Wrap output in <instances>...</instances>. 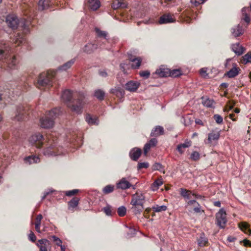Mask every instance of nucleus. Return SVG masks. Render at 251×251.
Wrapping results in <instances>:
<instances>
[{"mask_svg":"<svg viewBox=\"0 0 251 251\" xmlns=\"http://www.w3.org/2000/svg\"><path fill=\"white\" fill-rule=\"evenodd\" d=\"M86 122L91 125H98V119L97 117H92L90 115L88 114L86 116Z\"/></svg>","mask_w":251,"mask_h":251,"instance_id":"31","label":"nucleus"},{"mask_svg":"<svg viewBox=\"0 0 251 251\" xmlns=\"http://www.w3.org/2000/svg\"><path fill=\"white\" fill-rule=\"evenodd\" d=\"M193 122V120L191 121L188 117H186L185 119V126H188L190 124H191V123Z\"/></svg>","mask_w":251,"mask_h":251,"instance_id":"64","label":"nucleus"},{"mask_svg":"<svg viewBox=\"0 0 251 251\" xmlns=\"http://www.w3.org/2000/svg\"><path fill=\"white\" fill-rule=\"evenodd\" d=\"M239 226L246 234L249 235L251 234V230L249 228V225L247 223L241 222L239 224Z\"/></svg>","mask_w":251,"mask_h":251,"instance_id":"29","label":"nucleus"},{"mask_svg":"<svg viewBox=\"0 0 251 251\" xmlns=\"http://www.w3.org/2000/svg\"><path fill=\"white\" fill-rule=\"evenodd\" d=\"M50 239H52V241L54 242V243L55 244V245L59 246V247H61V246H62V240L60 238L57 237V236H56L55 235H52L50 237Z\"/></svg>","mask_w":251,"mask_h":251,"instance_id":"39","label":"nucleus"},{"mask_svg":"<svg viewBox=\"0 0 251 251\" xmlns=\"http://www.w3.org/2000/svg\"><path fill=\"white\" fill-rule=\"evenodd\" d=\"M226 215V211L224 208L220 209L216 215V224L221 228H225L226 226L227 223Z\"/></svg>","mask_w":251,"mask_h":251,"instance_id":"6","label":"nucleus"},{"mask_svg":"<svg viewBox=\"0 0 251 251\" xmlns=\"http://www.w3.org/2000/svg\"><path fill=\"white\" fill-rule=\"evenodd\" d=\"M128 59L132 62L131 64V67L133 69H138L141 63L142 59L140 57H135L133 56L131 54H128Z\"/></svg>","mask_w":251,"mask_h":251,"instance_id":"14","label":"nucleus"},{"mask_svg":"<svg viewBox=\"0 0 251 251\" xmlns=\"http://www.w3.org/2000/svg\"><path fill=\"white\" fill-rule=\"evenodd\" d=\"M141 76L147 78L150 75V72L148 71H144L140 72Z\"/></svg>","mask_w":251,"mask_h":251,"instance_id":"53","label":"nucleus"},{"mask_svg":"<svg viewBox=\"0 0 251 251\" xmlns=\"http://www.w3.org/2000/svg\"><path fill=\"white\" fill-rule=\"evenodd\" d=\"M194 211L196 213H200L201 212V206L199 203H197V205L194 208Z\"/></svg>","mask_w":251,"mask_h":251,"instance_id":"60","label":"nucleus"},{"mask_svg":"<svg viewBox=\"0 0 251 251\" xmlns=\"http://www.w3.org/2000/svg\"><path fill=\"white\" fill-rule=\"evenodd\" d=\"M200 154L198 151H194L190 156L191 159L193 161H197L200 159Z\"/></svg>","mask_w":251,"mask_h":251,"instance_id":"45","label":"nucleus"},{"mask_svg":"<svg viewBox=\"0 0 251 251\" xmlns=\"http://www.w3.org/2000/svg\"><path fill=\"white\" fill-rule=\"evenodd\" d=\"M40 226L41 224H35V229L36 231L39 233H41L42 232L41 230H40Z\"/></svg>","mask_w":251,"mask_h":251,"instance_id":"63","label":"nucleus"},{"mask_svg":"<svg viewBox=\"0 0 251 251\" xmlns=\"http://www.w3.org/2000/svg\"><path fill=\"white\" fill-rule=\"evenodd\" d=\"M181 75V72L179 70L175 69L172 71L170 70V76H172L173 77H176Z\"/></svg>","mask_w":251,"mask_h":251,"instance_id":"46","label":"nucleus"},{"mask_svg":"<svg viewBox=\"0 0 251 251\" xmlns=\"http://www.w3.org/2000/svg\"><path fill=\"white\" fill-rule=\"evenodd\" d=\"M142 153L141 150L139 148H134L129 152V156L131 159L134 161L138 159Z\"/></svg>","mask_w":251,"mask_h":251,"instance_id":"16","label":"nucleus"},{"mask_svg":"<svg viewBox=\"0 0 251 251\" xmlns=\"http://www.w3.org/2000/svg\"><path fill=\"white\" fill-rule=\"evenodd\" d=\"M242 63L247 64L251 63V51L248 52L245 54L241 60Z\"/></svg>","mask_w":251,"mask_h":251,"instance_id":"34","label":"nucleus"},{"mask_svg":"<svg viewBox=\"0 0 251 251\" xmlns=\"http://www.w3.org/2000/svg\"><path fill=\"white\" fill-rule=\"evenodd\" d=\"M240 71V69L235 64L233 68L226 73V75L229 78L234 77L239 74Z\"/></svg>","mask_w":251,"mask_h":251,"instance_id":"22","label":"nucleus"},{"mask_svg":"<svg viewBox=\"0 0 251 251\" xmlns=\"http://www.w3.org/2000/svg\"><path fill=\"white\" fill-rule=\"evenodd\" d=\"M145 201V197L142 192H136L132 195L130 204L131 209L136 215L140 214L144 209L143 204Z\"/></svg>","mask_w":251,"mask_h":251,"instance_id":"3","label":"nucleus"},{"mask_svg":"<svg viewBox=\"0 0 251 251\" xmlns=\"http://www.w3.org/2000/svg\"><path fill=\"white\" fill-rule=\"evenodd\" d=\"M104 96L105 93L102 90L98 89L95 91L94 96L100 100H103Z\"/></svg>","mask_w":251,"mask_h":251,"instance_id":"36","label":"nucleus"},{"mask_svg":"<svg viewBox=\"0 0 251 251\" xmlns=\"http://www.w3.org/2000/svg\"><path fill=\"white\" fill-rule=\"evenodd\" d=\"M29 239L32 242H34L36 240V237L33 231H31L28 235Z\"/></svg>","mask_w":251,"mask_h":251,"instance_id":"54","label":"nucleus"},{"mask_svg":"<svg viewBox=\"0 0 251 251\" xmlns=\"http://www.w3.org/2000/svg\"><path fill=\"white\" fill-rule=\"evenodd\" d=\"M152 169L153 171H159L160 172H163L164 173V171H163V166L159 163H155L152 167Z\"/></svg>","mask_w":251,"mask_h":251,"instance_id":"44","label":"nucleus"},{"mask_svg":"<svg viewBox=\"0 0 251 251\" xmlns=\"http://www.w3.org/2000/svg\"><path fill=\"white\" fill-rule=\"evenodd\" d=\"M198 244L199 246L203 247L206 245L208 243V239L205 237V234L203 233L200 234L199 238L197 240Z\"/></svg>","mask_w":251,"mask_h":251,"instance_id":"28","label":"nucleus"},{"mask_svg":"<svg viewBox=\"0 0 251 251\" xmlns=\"http://www.w3.org/2000/svg\"><path fill=\"white\" fill-rule=\"evenodd\" d=\"M181 147L184 149L191 146V143L190 141L185 142L184 143L180 144Z\"/></svg>","mask_w":251,"mask_h":251,"instance_id":"58","label":"nucleus"},{"mask_svg":"<svg viewBox=\"0 0 251 251\" xmlns=\"http://www.w3.org/2000/svg\"><path fill=\"white\" fill-rule=\"evenodd\" d=\"M244 31L242 27L240 25H238L236 27L231 29V33L235 37L242 35Z\"/></svg>","mask_w":251,"mask_h":251,"instance_id":"24","label":"nucleus"},{"mask_svg":"<svg viewBox=\"0 0 251 251\" xmlns=\"http://www.w3.org/2000/svg\"><path fill=\"white\" fill-rule=\"evenodd\" d=\"M155 74L161 77L170 76V70L163 67H160L156 70Z\"/></svg>","mask_w":251,"mask_h":251,"instance_id":"15","label":"nucleus"},{"mask_svg":"<svg viewBox=\"0 0 251 251\" xmlns=\"http://www.w3.org/2000/svg\"><path fill=\"white\" fill-rule=\"evenodd\" d=\"M204 106L207 107H212L213 106L214 100L209 99H206L202 101Z\"/></svg>","mask_w":251,"mask_h":251,"instance_id":"41","label":"nucleus"},{"mask_svg":"<svg viewBox=\"0 0 251 251\" xmlns=\"http://www.w3.org/2000/svg\"><path fill=\"white\" fill-rule=\"evenodd\" d=\"M206 0H191V3L194 5L197 6L203 3Z\"/></svg>","mask_w":251,"mask_h":251,"instance_id":"52","label":"nucleus"},{"mask_svg":"<svg viewBox=\"0 0 251 251\" xmlns=\"http://www.w3.org/2000/svg\"><path fill=\"white\" fill-rule=\"evenodd\" d=\"M175 20L169 14H164L160 17L158 23L159 24H166L173 23Z\"/></svg>","mask_w":251,"mask_h":251,"instance_id":"18","label":"nucleus"},{"mask_svg":"<svg viewBox=\"0 0 251 251\" xmlns=\"http://www.w3.org/2000/svg\"><path fill=\"white\" fill-rule=\"evenodd\" d=\"M53 74H50L49 73H41L38 79L36 86L42 89V87H47L48 88L52 86V77L53 76Z\"/></svg>","mask_w":251,"mask_h":251,"instance_id":"5","label":"nucleus"},{"mask_svg":"<svg viewBox=\"0 0 251 251\" xmlns=\"http://www.w3.org/2000/svg\"><path fill=\"white\" fill-rule=\"evenodd\" d=\"M181 147L184 149L191 146V143L190 141L185 142L184 143L180 144Z\"/></svg>","mask_w":251,"mask_h":251,"instance_id":"57","label":"nucleus"},{"mask_svg":"<svg viewBox=\"0 0 251 251\" xmlns=\"http://www.w3.org/2000/svg\"><path fill=\"white\" fill-rule=\"evenodd\" d=\"M136 233V230L133 228H129V231L127 234V238H131L133 237Z\"/></svg>","mask_w":251,"mask_h":251,"instance_id":"49","label":"nucleus"},{"mask_svg":"<svg viewBox=\"0 0 251 251\" xmlns=\"http://www.w3.org/2000/svg\"><path fill=\"white\" fill-rule=\"evenodd\" d=\"M152 208L155 212H159L165 211L167 209V206L164 205L160 206L156 205L153 206Z\"/></svg>","mask_w":251,"mask_h":251,"instance_id":"40","label":"nucleus"},{"mask_svg":"<svg viewBox=\"0 0 251 251\" xmlns=\"http://www.w3.org/2000/svg\"><path fill=\"white\" fill-rule=\"evenodd\" d=\"M10 48L5 43L0 44V61L6 63L7 69L13 70L18 68V64L15 56H10Z\"/></svg>","mask_w":251,"mask_h":251,"instance_id":"2","label":"nucleus"},{"mask_svg":"<svg viewBox=\"0 0 251 251\" xmlns=\"http://www.w3.org/2000/svg\"><path fill=\"white\" fill-rule=\"evenodd\" d=\"M73 94L72 91L69 90L64 91L61 95L62 100L67 103L72 111L77 114L82 113V109L84 103L83 101L84 97L82 94H77L76 100L73 99Z\"/></svg>","mask_w":251,"mask_h":251,"instance_id":"1","label":"nucleus"},{"mask_svg":"<svg viewBox=\"0 0 251 251\" xmlns=\"http://www.w3.org/2000/svg\"><path fill=\"white\" fill-rule=\"evenodd\" d=\"M6 22L9 27L15 29L18 25V19L14 15H9L6 18Z\"/></svg>","mask_w":251,"mask_h":251,"instance_id":"10","label":"nucleus"},{"mask_svg":"<svg viewBox=\"0 0 251 251\" xmlns=\"http://www.w3.org/2000/svg\"><path fill=\"white\" fill-rule=\"evenodd\" d=\"M98 48V45L95 44L88 43L83 48V51L87 53H91Z\"/></svg>","mask_w":251,"mask_h":251,"instance_id":"23","label":"nucleus"},{"mask_svg":"<svg viewBox=\"0 0 251 251\" xmlns=\"http://www.w3.org/2000/svg\"><path fill=\"white\" fill-rule=\"evenodd\" d=\"M220 137V133L219 132L212 131L209 133L208 142V143H211L213 141H217Z\"/></svg>","mask_w":251,"mask_h":251,"instance_id":"27","label":"nucleus"},{"mask_svg":"<svg viewBox=\"0 0 251 251\" xmlns=\"http://www.w3.org/2000/svg\"><path fill=\"white\" fill-rule=\"evenodd\" d=\"M75 62V59H72L71 60L65 63L64 64H63L62 66L59 67L58 69L59 70L66 71L67 69H69L73 65V64H74Z\"/></svg>","mask_w":251,"mask_h":251,"instance_id":"32","label":"nucleus"},{"mask_svg":"<svg viewBox=\"0 0 251 251\" xmlns=\"http://www.w3.org/2000/svg\"><path fill=\"white\" fill-rule=\"evenodd\" d=\"M99 75L103 77H105L107 76V73L105 70H100L99 72Z\"/></svg>","mask_w":251,"mask_h":251,"instance_id":"61","label":"nucleus"},{"mask_svg":"<svg viewBox=\"0 0 251 251\" xmlns=\"http://www.w3.org/2000/svg\"><path fill=\"white\" fill-rule=\"evenodd\" d=\"M163 184V182L161 179H157L155 180L154 182L151 185V189L152 191H155L157 190L159 186Z\"/></svg>","mask_w":251,"mask_h":251,"instance_id":"33","label":"nucleus"},{"mask_svg":"<svg viewBox=\"0 0 251 251\" xmlns=\"http://www.w3.org/2000/svg\"><path fill=\"white\" fill-rule=\"evenodd\" d=\"M27 114L26 110L24 106L19 105L17 106L14 119L18 121H22L25 120Z\"/></svg>","mask_w":251,"mask_h":251,"instance_id":"8","label":"nucleus"},{"mask_svg":"<svg viewBox=\"0 0 251 251\" xmlns=\"http://www.w3.org/2000/svg\"><path fill=\"white\" fill-rule=\"evenodd\" d=\"M44 139L43 136L40 133H36L29 139V142L32 146L40 149L42 147Z\"/></svg>","mask_w":251,"mask_h":251,"instance_id":"7","label":"nucleus"},{"mask_svg":"<svg viewBox=\"0 0 251 251\" xmlns=\"http://www.w3.org/2000/svg\"><path fill=\"white\" fill-rule=\"evenodd\" d=\"M157 143V140L154 138L151 139L148 143H147L144 148V153L145 155L147 154V152L151 147L155 146Z\"/></svg>","mask_w":251,"mask_h":251,"instance_id":"17","label":"nucleus"},{"mask_svg":"<svg viewBox=\"0 0 251 251\" xmlns=\"http://www.w3.org/2000/svg\"><path fill=\"white\" fill-rule=\"evenodd\" d=\"M164 128L162 126H155L151 131V136H158L163 134Z\"/></svg>","mask_w":251,"mask_h":251,"instance_id":"25","label":"nucleus"},{"mask_svg":"<svg viewBox=\"0 0 251 251\" xmlns=\"http://www.w3.org/2000/svg\"><path fill=\"white\" fill-rule=\"evenodd\" d=\"M43 219V216L41 214H39L37 215L36 218V222L35 224H41V221Z\"/></svg>","mask_w":251,"mask_h":251,"instance_id":"59","label":"nucleus"},{"mask_svg":"<svg viewBox=\"0 0 251 251\" xmlns=\"http://www.w3.org/2000/svg\"><path fill=\"white\" fill-rule=\"evenodd\" d=\"M180 194L182 197H183L185 200H189L192 198V196L195 197L196 198H199L200 197V195L192 193V192L189 190H187L184 188H181L180 191Z\"/></svg>","mask_w":251,"mask_h":251,"instance_id":"13","label":"nucleus"},{"mask_svg":"<svg viewBox=\"0 0 251 251\" xmlns=\"http://www.w3.org/2000/svg\"><path fill=\"white\" fill-rule=\"evenodd\" d=\"M232 50L238 55H240L244 52V48L238 43L232 45Z\"/></svg>","mask_w":251,"mask_h":251,"instance_id":"20","label":"nucleus"},{"mask_svg":"<svg viewBox=\"0 0 251 251\" xmlns=\"http://www.w3.org/2000/svg\"><path fill=\"white\" fill-rule=\"evenodd\" d=\"M213 119L218 124H221L223 123V117L219 114H215L213 116Z\"/></svg>","mask_w":251,"mask_h":251,"instance_id":"47","label":"nucleus"},{"mask_svg":"<svg viewBox=\"0 0 251 251\" xmlns=\"http://www.w3.org/2000/svg\"><path fill=\"white\" fill-rule=\"evenodd\" d=\"M149 166V164L148 162L138 163V169L140 170L143 168H147Z\"/></svg>","mask_w":251,"mask_h":251,"instance_id":"51","label":"nucleus"},{"mask_svg":"<svg viewBox=\"0 0 251 251\" xmlns=\"http://www.w3.org/2000/svg\"><path fill=\"white\" fill-rule=\"evenodd\" d=\"M110 92L114 95H117L118 93H120V94L122 95L123 92L120 90L117 89H112L110 90Z\"/></svg>","mask_w":251,"mask_h":251,"instance_id":"56","label":"nucleus"},{"mask_svg":"<svg viewBox=\"0 0 251 251\" xmlns=\"http://www.w3.org/2000/svg\"><path fill=\"white\" fill-rule=\"evenodd\" d=\"M24 39L21 37L20 35H18V37L17 38L15 43L18 44V45H20L21 44H22V43L24 41Z\"/></svg>","mask_w":251,"mask_h":251,"instance_id":"55","label":"nucleus"},{"mask_svg":"<svg viewBox=\"0 0 251 251\" xmlns=\"http://www.w3.org/2000/svg\"><path fill=\"white\" fill-rule=\"evenodd\" d=\"M88 6L92 10H96L100 6V2L99 0H89Z\"/></svg>","mask_w":251,"mask_h":251,"instance_id":"26","label":"nucleus"},{"mask_svg":"<svg viewBox=\"0 0 251 251\" xmlns=\"http://www.w3.org/2000/svg\"><path fill=\"white\" fill-rule=\"evenodd\" d=\"M78 191L79 190L77 189H74L70 191H67L65 192V195L67 196H72L76 194L78 192Z\"/></svg>","mask_w":251,"mask_h":251,"instance_id":"50","label":"nucleus"},{"mask_svg":"<svg viewBox=\"0 0 251 251\" xmlns=\"http://www.w3.org/2000/svg\"><path fill=\"white\" fill-rule=\"evenodd\" d=\"M183 149H184L181 147L180 144L177 146V150L180 154H182L184 152V150Z\"/></svg>","mask_w":251,"mask_h":251,"instance_id":"62","label":"nucleus"},{"mask_svg":"<svg viewBox=\"0 0 251 251\" xmlns=\"http://www.w3.org/2000/svg\"><path fill=\"white\" fill-rule=\"evenodd\" d=\"M40 159L36 155H30L24 158V162L25 164L30 165L32 163H37L40 162Z\"/></svg>","mask_w":251,"mask_h":251,"instance_id":"19","label":"nucleus"},{"mask_svg":"<svg viewBox=\"0 0 251 251\" xmlns=\"http://www.w3.org/2000/svg\"><path fill=\"white\" fill-rule=\"evenodd\" d=\"M53 148V146H50V147L46 148L43 152L44 154L46 156H55V155H58L53 151H52Z\"/></svg>","mask_w":251,"mask_h":251,"instance_id":"35","label":"nucleus"},{"mask_svg":"<svg viewBox=\"0 0 251 251\" xmlns=\"http://www.w3.org/2000/svg\"><path fill=\"white\" fill-rule=\"evenodd\" d=\"M111 207L110 205L107 204L105 207H103V211L105 213V214L107 216L112 215L111 212Z\"/></svg>","mask_w":251,"mask_h":251,"instance_id":"48","label":"nucleus"},{"mask_svg":"<svg viewBox=\"0 0 251 251\" xmlns=\"http://www.w3.org/2000/svg\"><path fill=\"white\" fill-rule=\"evenodd\" d=\"M126 6V3L123 0H115L112 4V7L114 9H117L119 8H125Z\"/></svg>","mask_w":251,"mask_h":251,"instance_id":"21","label":"nucleus"},{"mask_svg":"<svg viewBox=\"0 0 251 251\" xmlns=\"http://www.w3.org/2000/svg\"><path fill=\"white\" fill-rule=\"evenodd\" d=\"M36 245L39 248L40 251H48L51 248L50 241L46 239L39 240Z\"/></svg>","mask_w":251,"mask_h":251,"instance_id":"9","label":"nucleus"},{"mask_svg":"<svg viewBox=\"0 0 251 251\" xmlns=\"http://www.w3.org/2000/svg\"><path fill=\"white\" fill-rule=\"evenodd\" d=\"M114 189V186L112 185H107L102 189V192L104 194H108L112 193Z\"/></svg>","mask_w":251,"mask_h":251,"instance_id":"38","label":"nucleus"},{"mask_svg":"<svg viewBox=\"0 0 251 251\" xmlns=\"http://www.w3.org/2000/svg\"><path fill=\"white\" fill-rule=\"evenodd\" d=\"M79 201V199L78 198H74L72 200H71L69 202L68 204L69 206V209L71 208H74L76 207L78 204Z\"/></svg>","mask_w":251,"mask_h":251,"instance_id":"37","label":"nucleus"},{"mask_svg":"<svg viewBox=\"0 0 251 251\" xmlns=\"http://www.w3.org/2000/svg\"><path fill=\"white\" fill-rule=\"evenodd\" d=\"M117 213L119 216H124L126 213V208L124 206H121L118 208Z\"/></svg>","mask_w":251,"mask_h":251,"instance_id":"43","label":"nucleus"},{"mask_svg":"<svg viewBox=\"0 0 251 251\" xmlns=\"http://www.w3.org/2000/svg\"><path fill=\"white\" fill-rule=\"evenodd\" d=\"M50 0H40L38 3L39 8L43 10L48 9L50 6Z\"/></svg>","mask_w":251,"mask_h":251,"instance_id":"30","label":"nucleus"},{"mask_svg":"<svg viewBox=\"0 0 251 251\" xmlns=\"http://www.w3.org/2000/svg\"><path fill=\"white\" fill-rule=\"evenodd\" d=\"M140 85V82L131 80L126 84L125 88L129 92H135Z\"/></svg>","mask_w":251,"mask_h":251,"instance_id":"12","label":"nucleus"},{"mask_svg":"<svg viewBox=\"0 0 251 251\" xmlns=\"http://www.w3.org/2000/svg\"><path fill=\"white\" fill-rule=\"evenodd\" d=\"M59 110L54 108L48 112L45 116L40 119L41 126L44 128H50L54 125V120L58 116Z\"/></svg>","mask_w":251,"mask_h":251,"instance_id":"4","label":"nucleus"},{"mask_svg":"<svg viewBox=\"0 0 251 251\" xmlns=\"http://www.w3.org/2000/svg\"><path fill=\"white\" fill-rule=\"evenodd\" d=\"M95 31L99 37H103L105 39H106L107 33L106 31H101L98 28H95Z\"/></svg>","mask_w":251,"mask_h":251,"instance_id":"42","label":"nucleus"},{"mask_svg":"<svg viewBox=\"0 0 251 251\" xmlns=\"http://www.w3.org/2000/svg\"><path fill=\"white\" fill-rule=\"evenodd\" d=\"M117 188L122 190H126L130 188L132 185L126 177H123L117 183Z\"/></svg>","mask_w":251,"mask_h":251,"instance_id":"11","label":"nucleus"}]
</instances>
